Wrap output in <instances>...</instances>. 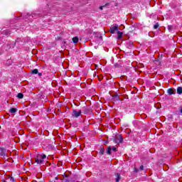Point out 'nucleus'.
<instances>
[{
  "label": "nucleus",
  "instance_id": "obj_12",
  "mask_svg": "<svg viewBox=\"0 0 182 182\" xmlns=\"http://www.w3.org/2000/svg\"><path fill=\"white\" fill-rule=\"evenodd\" d=\"M177 93H178V95H181V93H182V87H178L177 88Z\"/></svg>",
  "mask_w": 182,
  "mask_h": 182
},
{
  "label": "nucleus",
  "instance_id": "obj_18",
  "mask_svg": "<svg viewBox=\"0 0 182 182\" xmlns=\"http://www.w3.org/2000/svg\"><path fill=\"white\" fill-rule=\"evenodd\" d=\"M157 28H159V23H156L154 26V29H157Z\"/></svg>",
  "mask_w": 182,
  "mask_h": 182
},
{
  "label": "nucleus",
  "instance_id": "obj_10",
  "mask_svg": "<svg viewBox=\"0 0 182 182\" xmlns=\"http://www.w3.org/2000/svg\"><path fill=\"white\" fill-rule=\"evenodd\" d=\"M100 154H101V156H103L105 154V148H103V147L100 148Z\"/></svg>",
  "mask_w": 182,
  "mask_h": 182
},
{
  "label": "nucleus",
  "instance_id": "obj_1",
  "mask_svg": "<svg viewBox=\"0 0 182 182\" xmlns=\"http://www.w3.org/2000/svg\"><path fill=\"white\" fill-rule=\"evenodd\" d=\"M45 159H46V156L45 154H38L36 158V163H37V164H42Z\"/></svg>",
  "mask_w": 182,
  "mask_h": 182
},
{
  "label": "nucleus",
  "instance_id": "obj_15",
  "mask_svg": "<svg viewBox=\"0 0 182 182\" xmlns=\"http://www.w3.org/2000/svg\"><path fill=\"white\" fill-rule=\"evenodd\" d=\"M17 97L18 99H23V94L22 93H18V95H17Z\"/></svg>",
  "mask_w": 182,
  "mask_h": 182
},
{
  "label": "nucleus",
  "instance_id": "obj_2",
  "mask_svg": "<svg viewBox=\"0 0 182 182\" xmlns=\"http://www.w3.org/2000/svg\"><path fill=\"white\" fill-rule=\"evenodd\" d=\"M109 31L112 33H116V31H119V26L117 24H114V26H111L109 28Z\"/></svg>",
  "mask_w": 182,
  "mask_h": 182
},
{
  "label": "nucleus",
  "instance_id": "obj_4",
  "mask_svg": "<svg viewBox=\"0 0 182 182\" xmlns=\"http://www.w3.org/2000/svg\"><path fill=\"white\" fill-rule=\"evenodd\" d=\"M123 141V137L122 135H117L114 139V142L116 144L122 143Z\"/></svg>",
  "mask_w": 182,
  "mask_h": 182
},
{
  "label": "nucleus",
  "instance_id": "obj_25",
  "mask_svg": "<svg viewBox=\"0 0 182 182\" xmlns=\"http://www.w3.org/2000/svg\"><path fill=\"white\" fill-rule=\"evenodd\" d=\"M181 113H182V108L181 109Z\"/></svg>",
  "mask_w": 182,
  "mask_h": 182
},
{
  "label": "nucleus",
  "instance_id": "obj_5",
  "mask_svg": "<svg viewBox=\"0 0 182 182\" xmlns=\"http://www.w3.org/2000/svg\"><path fill=\"white\" fill-rule=\"evenodd\" d=\"M0 156L1 157H6V150L4 148H0Z\"/></svg>",
  "mask_w": 182,
  "mask_h": 182
},
{
  "label": "nucleus",
  "instance_id": "obj_7",
  "mask_svg": "<svg viewBox=\"0 0 182 182\" xmlns=\"http://www.w3.org/2000/svg\"><path fill=\"white\" fill-rule=\"evenodd\" d=\"M167 92L168 95H176V90L170 88L167 90Z\"/></svg>",
  "mask_w": 182,
  "mask_h": 182
},
{
  "label": "nucleus",
  "instance_id": "obj_16",
  "mask_svg": "<svg viewBox=\"0 0 182 182\" xmlns=\"http://www.w3.org/2000/svg\"><path fill=\"white\" fill-rule=\"evenodd\" d=\"M9 180L10 182H15V179L12 176H9Z\"/></svg>",
  "mask_w": 182,
  "mask_h": 182
},
{
  "label": "nucleus",
  "instance_id": "obj_8",
  "mask_svg": "<svg viewBox=\"0 0 182 182\" xmlns=\"http://www.w3.org/2000/svg\"><path fill=\"white\" fill-rule=\"evenodd\" d=\"M117 33L118 35V37H117L118 39H122V38H123V32L118 31Z\"/></svg>",
  "mask_w": 182,
  "mask_h": 182
},
{
  "label": "nucleus",
  "instance_id": "obj_13",
  "mask_svg": "<svg viewBox=\"0 0 182 182\" xmlns=\"http://www.w3.org/2000/svg\"><path fill=\"white\" fill-rule=\"evenodd\" d=\"M38 69H34L31 70V73H33V75H38Z\"/></svg>",
  "mask_w": 182,
  "mask_h": 182
},
{
  "label": "nucleus",
  "instance_id": "obj_17",
  "mask_svg": "<svg viewBox=\"0 0 182 182\" xmlns=\"http://www.w3.org/2000/svg\"><path fill=\"white\" fill-rule=\"evenodd\" d=\"M168 30L169 31V32H171V31L173 30V26L171 25L168 26Z\"/></svg>",
  "mask_w": 182,
  "mask_h": 182
},
{
  "label": "nucleus",
  "instance_id": "obj_9",
  "mask_svg": "<svg viewBox=\"0 0 182 182\" xmlns=\"http://www.w3.org/2000/svg\"><path fill=\"white\" fill-rule=\"evenodd\" d=\"M115 177H116L115 181H117V182L120 181V178H121L120 173H116Z\"/></svg>",
  "mask_w": 182,
  "mask_h": 182
},
{
  "label": "nucleus",
  "instance_id": "obj_14",
  "mask_svg": "<svg viewBox=\"0 0 182 182\" xmlns=\"http://www.w3.org/2000/svg\"><path fill=\"white\" fill-rule=\"evenodd\" d=\"M10 113H16V108H11L9 109Z\"/></svg>",
  "mask_w": 182,
  "mask_h": 182
},
{
  "label": "nucleus",
  "instance_id": "obj_3",
  "mask_svg": "<svg viewBox=\"0 0 182 182\" xmlns=\"http://www.w3.org/2000/svg\"><path fill=\"white\" fill-rule=\"evenodd\" d=\"M80 114H82V111L81 110H77V109H73V113H72V116L73 117H79V116H80Z\"/></svg>",
  "mask_w": 182,
  "mask_h": 182
},
{
  "label": "nucleus",
  "instance_id": "obj_21",
  "mask_svg": "<svg viewBox=\"0 0 182 182\" xmlns=\"http://www.w3.org/2000/svg\"><path fill=\"white\" fill-rule=\"evenodd\" d=\"M115 99H116V100H120V98L119 97V96H115Z\"/></svg>",
  "mask_w": 182,
  "mask_h": 182
},
{
  "label": "nucleus",
  "instance_id": "obj_20",
  "mask_svg": "<svg viewBox=\"0 0 182 182\" xmlns=\"http://www.w3.org/2000/svg\"><path fill=\"white\" fill-rule=\"evenodd\" d=\"M134 173H138L139 172V169H137L136 168H134Z\"/></svg>",
  "mask_w": 182,
  "mask_h": 182
},
{
  "label": "nucleus",
  "instance_id": "obj_11",
  "mask_svg": "<svg viewBox=\"0 0 182 182\" xmlns=\"http://www.w3.org/2000/svg\"><path fill=\"white\" fill-rule=\"evenodd\" d=\"M73 42H74V43H77V42H79V38L77 37L73 38Z\"/></svg>",
  "mask_w": 182,
  "mask_h": 182
},
{
  "label": "nucleus",
  "instance_id": "obj_22",
  "mask_svg": "<svg viewBox=\"0 0 182 182\" xmlns=\"http://www.w3.org/2000/svg\"><path fill=\"white\" fill-rule=\"evenodd\" d=\"M100 9L101 11H102V10H103V6H100Z\"/></svg>",
  "mask_w": 182,
  "mask_h": 182
},
{
  "label": "nucleus",
  "instance_id": "obj_23",
  "mask_svg": "<svg viewBox=\"0 0 182 182\" xmlns=\"http://www.w3.org/2000/svg\"><path fill=\"white\" fill-rule=\"evenodd\" d=\"M38 76H42V73H38Z\"/></svg>",
  "mask_w": 182,
  "mask_h": 182
},
{
  "label": "nucleus",
  "instance_id": "obj_24",
  "mask_svg": "<svg viewBox=\"0 0 182 182\" xmlns=\"http://www.w3.org/2000/svg\"><path fill=\"white\" fill-rule=\"evenodd\" d=\"M33 16H35V14H32V17L33 18Z\"/></svg>",
  "mask_w": 182,
  "mask_h": 182
},
{
  "label": "nucleus",
  "instance_id": "obj_26",
  "mask_svg": "<svg viewBox=\"0 0 182 182\" xmlns=\"http://www.w3.org/2000/svg\"><path fill=\"white\" fill-rule=\"evenodd\" d=\"M4 182H8L7 181H4Z\"/></svg>",
  "mask_w": 182,
  "mask_h": 182
},
{
  "label": "nucleus",
  "instance_id": "obj_6",
  "mask_svg": "<svg viewBox=\"0 0 182 182\" xmlns=\"http://www.w3.org/2000/svg\"><path fill=\"white\" fill-rule=\"evenodd\" d=\"M112 151H117V149H116V147H110V146H109L108 148H107V154H112Z\"/></svg>",
  "mask_w": 182,
  "mask_h": 182
},
{
  "label": "nucleus",
  "instance_id": "obj_19",
  "mask_svg": "<svg viewBox=\"0 0 182 182\" xmlns=\"http://www.w3.org/2000/svg\"><path fill=\"white\" fill-rule=\"evenodd\" d=\"M139 170H144V166H143V165H141L140 167H139Z\"/></svg>",
  "mask_w": 182,
  "mask_h": 182
}]
</instances>
